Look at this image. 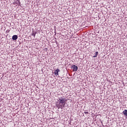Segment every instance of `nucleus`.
I'll return each instance as SVG.
<instances>
[{
  "label": "nucleus",
  "instance_id": "6",
  "mask_svg": "<svg viewBox=\"0 0 127 127\" xmlns=\"http://www.w3.org/2000/svg\"><path fill=\"white\" fill-rule=\"evenodd\" d=\"M123 115H124V116H126V117H127V110H125L123 112Z\"/></svg>",
  "mask_w": 127,
  "mask_h": 127
},
{
  "label": "nucleus",
  "instance_id": "5",
  "mask_svg": "<svg viewBox=\"0 0 127 127\" xmlns=\"http://www.w3.org/2000/svg\"><path fill=\"white\" fill-rule=\"evenodd\" d=\"M60 72V69H59V68H57L55 70V75L56 76H57V75H58V73Z\"/></svg>",
  "mask_w": 127,
  "mask_h": 127
},
{
  "label": "nucleus",
  "instance_id": "1",
  "mask_svg": "<svg viewBox=\"0 0 127 127\" xmlns=\"http://www.w3.org/2000/svg\"><path fill=\"white\" fill-rule=\"evenodd\" d=\"M57 101L56 102V106L58 108V110H59V109L62 110L63 109V108H65V105L66 102H67V99H66L65 96H62L58 97Z\"/></svg>",
  "mask_w": 127,
  "mask_h": 127
},
{
  "label": "nucleus",
  "instance_id": "7",
  "mask_svg": "<svg viewBox=\"0 0 127 127\" xmlns=\"http://www.w3.org/2000/svg\"><path fill=\"white\" fill-rule=\"evenodd\" d=\"M98 54H99V52H96L95 55L93 56L94 58H95V57H97V56H98Z\"/></svg>",
  "mask_w": 127,
  "mask_h": 127
},
{
  "label": "nucleus",
  "instance_id": "3",
  "mask_svg": "<svg viewBox=\"0 0 127 127\" xmlns=\"http://www.w3.org/2000/svg\"><path fill=\"white\" fill-rule=\"evenodd\" d=\"M13 4H17V5H20V1L19 0H16L15 2L13 3Z\"/></svg>",
  "mask_w": 127,
  "mask_h": 127
},
{
  "label": "nucleus",
  "instance_id": "2",
  "mask_svg": "<svg viewBox=\"0 0 127 127\" xmlns=\"http://www.w3.org/2000/svg\"><path fill=\"white\" fill-rule=\"evenodd\" d=\"M71 68V69H73V72H76V71L78 70V66H77V65H72Z\"/></svg>",
  "mask_w": 127,
  "mask_h": 127
},
{
  "label": "nucleus",
  "instance_id": "8",
  "mask_svg": "<svg viewBox=\"0 0 127 127\" xmlns=\"http://www.w3.org/2000/svg\"><path fill=\"white\" fill-rule=\"evenodd\" d=\"M36 35V32H33L32 34V36H34V37H35V35Z\"/></svg>",
  "mask_w": 127,
  "mask_h": 127
},
{
  "label": "nucleus",
  "instance_id": "4",
  "mask_svg": "<svg viewBox=\"0 0 127 127\" xmlns=\"http://www.w3.org/2000/svg\"><path fill=\"white\" fill-rule=\"evenodd\" d=\"M18 38V37L17 35H14L12 37V40H16Z\"/></svg>",
  "mask_w": 127,
  "mask_h": 127
},
{
  "label": "nucleus",
  "instance_id": "9",
  "mask_svg": "<svg viewBox=\"0 0 127 127\" xmlns=\"http://www.w3.org/2000/svg\"><path fill=\"white\" fill-rule=\"evenodd\" d=\"M84 114H89V112H84Z\"/></svg>",
  "mask_w": 127,
  "mask_h": 127
}]
</instances>
